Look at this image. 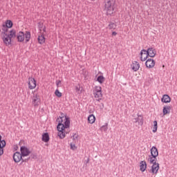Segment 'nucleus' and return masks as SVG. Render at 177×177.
Segmentation results:
<instances>
[{"label": "nucleus", "mask_w": 177, "mask_h": 177, "mask_svg": "<svg viewBox=\"0 0 177 177\" xmlns=\"http://www.w3.org/2000/svg\"><path fill=\"white\" fill-rule=\"evenodd\" d=\"M140 55L141 62H146L147 57H154L157 55V50L156 48L150 47L147 50H141Z\"/></svg>", "instance_id": "f257e3e1"}, {"label": "nucleus", "mask_w": 177, "mask_h": 177, "mask_svg": "<svg viewBox=\"0 0 177 177\" xmlns=\"http://www.w3.org/2000/svg\"><path fill=\"white\" fill-rule=\"evenodd\" d=\"M104 10L106 16L115 13V0H104Z\"/></svg>", "instance_id": "f03ea898"}, {"label": "nucleus", "mask_w": 177, "mask_h": 177, "mask_svg": "<svg viewBox=\"0 0 177 177\" xmlns=\"http://www.w3.org/2000/svg\"><path fill=\"white\" fill-rule=\"evenodd\" d=\"M24 38H25V43L27 44L30 42V40L31 39V32L30 31H19V33L17 34V39L18 42H24Z\"/></svg>", "instance_id": "7ed1b4c3"}, {"label": "nucleus", "mask_w": 177, "mask_h": 177, "mask_svg": "<svg viewBox=\"0 0 177 177\" xmlns=\"http://www.w3.org/2000/svg\"><path fill=\"white\" fill-rule=\"evenodd\" d=\"M70 128V118L68 116H65V121L61 127V132L58 133V136L59 139H64L66 138V129Z\"/></svg>", "instance_id": "20e7f679"}, {"label": "nucleus", "mask_w": 177, "mask_h": 177, "mask_svg": "<svg viewBox=\"0 0 177 177\" xmlns=\"http://www.w3.org/2000/svg\"><path fill=\"white\" fill-rule=\"evenodd\" d=\"M138 117L133 119V124H138V125H140L142 127L143 125V122H145V119H143V115L137 114Z\"/></svg>", "instance_id": "39448f33"}, {"label": "nucleus", "mask_w": 177, "mask_h": 177, "mask_svg": "<svg viewBox=\"0 0 177 177\" xmlns=\"http://www.w3.org/2000/svg\"><path fill=\"white\" fill-rule=\"evenodd\" d=\"M28 84L29 89H35L37 87V81L34 77H30L28 78Z\"/></svg>", "instance_id": "423d86ee"}, {"label": "nucleus", "mask_w": 177, "mask_h": 177, "mask_svg": "<svg viewBox=\"0 0 177 177\" xmlns=\"http://www.w3.org/2000/svg\"><path fill=\"white\" fill-rule=\"evenodd\" d=\"M158 169H160V164L156 163V164H153L151 169H149V174H153L155 175H157L158 174Z\"/></svg>", "instance_id": "0eeeda50"}, {"label": "nucleus", "mask_w": 177, "mask_h": 177, "mask_svg": "<svg viewBox=\"0 0 177 177\" xmlns=\"http://www.w3.org/2000/svg\"><path fill=\"white\" fill-rule=\"evenodd\" d=\"M20 151H21V156L24 157H27V156H30V154L31 153V151H30L28 148H27V147L26 146L21 147Z\"/></svg>", "instance_id": "6e6552de"}, {"label": "nucleus", "mask_w": 177, "mask_h": 177, "mask_svg": "<svg viewBox=\"0 0 177 177\" xmlns=\"http://www.w3.org/2000/svg\"><path fill=\"white\" fill-rule=\"evenodd\" d=\"M23 157L24 156H22L20 152L16 151L13 154V160L15 161V162H20Z\"/></svg>", "instance_id": "1a4fd4ad"}, {"label": "nucleus", "mask_w": 177, "mask_h": 177, "mask_svg": "<svg viewBox=\"0 0 177 177\" xmlns=\"http://www.w3.org/2000/svg\"><path fill=\"white\" fill-rule=\"evenodd\" d=\"M3 43L6 46H9V45H12V39L7 35H1Z\"/></svg>", "instance_id": "9d476101"}, {"label": "nucleus", "mask_w": 177, "mask_h": 177, "mask_svg": "<svg viewBox=\"0 0 177 177\" xmlns=\"http://www.w3.org/2000/svg\"><path fill=\"white\" fill-rule=\"evenodd\" d=\"M145 66L147 68H153L156 66V61L151 58H149L145 62Z\"/></svg>", "instance_id": "9b49d317"}, {"label": "nucleus", "mask_w": 177, "mask_h": 177, "mask_svg": "<svg viewBox=\"0 0 177 177\" xmlns=\"http://www.w3.org/2000/svg\"><path fill=\"white\" fill-rule=\"evenodd\" d=\"M6 147V141L2 140V136L0 134V157L3 154V147Z\"/></svg>", "instance_id": "f8f14e48"}, {"label": "nucleus", "mask_w": 177, "mask_h": 177, "mask_svg": "<svg viewBox=\"0 0 177 177\" xmlns=\"http://www.w3.org/2000/svg\"><path fill=\"white\" fill-rule=\"evenodd\" d=\"M147 169V163L145 160H141V162H140V171H141V172H145Z\"/></svg>", "instance_id": "ddd939ff"}, {"label": "nucleus", "mask_w": 177, "mask_h": 177, "mask_svg": "<svg viewBox=\"0 0 177 177\" xmlns=\"http://www.w3.org/2000/svg\"><path fill=\"white\" fill-rule=\"evenodd\" d=\"M57 122H58V124L57 126V130L58 131V133H60L62 127H63V119L58 118L57 119Z\"/></svg>", "instance_id": "4468645a"}, {"label": "nucleus", "mask_w": 177, "mask_h": 177, "mask_svg": "<svg viewBox=\"0 0 177 177\" xmlns=\"http://www.w3.org/2000/svg\"><path fill=\"white\" fill-rule=\"evenodd\" d=\"M41 140L44 142V143H48L49 140H50V138L49 137V133H44L41 136Z\"/></svg>", "instance_id": "2eb2a0df"}, {"label": "nucleus", "mask_w": 177, "mask_h": 177, "mask_svg": "<svg viewBox=\"0 0 177 177\" xmlns=\"http://www.w3.org/2000/svg\"><path fill=\"white\" fill-rule=\"evenodd\" d=\"M157 157H158V156H149V158H148V161H149V164H158L157 162Z\"/></svg>", "instance_id": "dca6fc26"}, {"label": "nucleus", "mask_w": 177, "mask_h": 177, "mask_svg": "<svg viewBox=\"0 0 177 177\" xmlns=\"http://www.w3.org/2000/svg\"><path fill=\"white\" fill-rule=\"evenodd\" d=\"M161 102L162 103H171V97H169V95H168L167 94H165L161 98Z\"/></svg>", "instance_id": "f3484780"}, {"label": "nucleus", "mask_w": 177, "mask_h": 177, "mask_svg": "<svg viewBox=\"0 0 177 177\" xmlns=\"http://www.w3.org/2000/svg\"><path fill=\"white\" fill-rule=\"evenodd\" d=\"M1 30V35H8V31H9V28H8V26H6L5 24H3L2 25Z\"/></svg>", "instance_id": "a211bd4d"}, {"label": "nucleus", "mask_w": 177, "mask_h": 177, "mask_svg": "<svg viewBox=\"0 0 177 177\" xmlns=\"http://www.w3.org/2000/svg\"><path fill=\"white\" fill-rule=\"evenodd\" d=\"M140 68V65L139 64V62L134 61L131 66L132 70L133 71H138V70H139Z\"/></svg>", "instance_id": "6ab92c4d"}, {"label": "nucleus", "mask_w": 177, "mask_h": 177, "mask_svg": "<svg viewBox=\"0 0 177 177\" xmlns=\"http://www.w3.org/2000/svg\"><path fill=\"white\" fill-rule=\"evenodd\" d=\"M163 115H167L171 112V106H165L162 109Z\"/></svg>", "instance_id": "aec40b11"}, {"label": "nucleus", "mask_w": 177, "mask_h": 177, "mask_svg": "<svg viewBox=\"0 0 177 177\" xmlns=\"http://www.w3.org/2000/svg\"><path fill=\"white\" fill-rule=\"evenodd\" d=\"M151 156H158V149L156 147H152L150 149Z\"/></svg>", "instance_id": "412c9836"}, {"label": "nucleus", "mask_w": 177, "mask_h": 177, "mask_svg": "<svg viewBox=\"0 0 177 177\" xmlns=\"http://www.w3.org/2000/svg\"><path fill=\"white\" fill-rule=\"evenodd\" d=\"M33 99H32V104H34V106H38V103L39 102V98H38V94H36L33 96Z\"/></svg>", "instance_id": "4be33fe9"}, {"label": "nucleus", "mask_w": 177, "mask_h": 177, "mask_svg": "<svg viewBox=\"0 0 177 177\" xmlns=\"http://www.w3.org/2000/svg\"><path fill=\"white\" fill-rule=\"evenodd\" d=\"M37 41L39 44H40V45H42V44H45V36L44 35V34L38 36Z\"/></svg>", "instance_id": "5701e85b"}, {"label": "nucleus", "mask_w": 177, "mask_h": 177, "mask_svg": "<svg viewBox=\"0 0 177 177\" xmlns=\"http://www.w3.org/2000/svg\"><path fill=\"white\" fill-rule=\"evenodd\" d=\"M9 37L12 39V38H16L17 37V35L16 34V30L12 29L10 30V34H8Z\"/></svg>", "instance_id": "b1692460"}, {"label": "nucleus", "mask_w": 177, "mask_h": 177, "mask_svg": "<svg viewBox=\"0 0 177 177\" xmlns=\"http://www.w3.org/2000/svg\"><path fill=\"white\" fill-rule=\"evenodd\" d=\"M94 96L96 99H98L99 100H102V97H103V95L102 94V91L100 92H94Z\"/></svg>", "instance_id": "393cba45"}, {"label": "nucleus", "mask_w": 177, "mask_h": 177, "mask_svg": "<svg viewBox=\"0 0 177 177\" xmlns=\"http://www.w3.org/2000/svg\"><path fill=\"white\" fill-rule=\"evenodd\" d=\"M96 120V118L93 115V114L90 115L88 117V122L89 124H93Z\"/></svg>", "instance_id": "a878e982"}, {"label": "nucleus", "mask_w": 177, "mask_h": 177, "mask_svg": "<svg viewBox=\"0 0 177 177\" xmlns=\"http://www.w3.org/2000/svg\"><path fill=\"white\" fill-rule=\"evenodd\" d=\"M117 28V24H115L114 22L110 21L109 24L108 25V28L109 30H115Z\"/></svg>", "instance_id": "bb28decb"}, {"label": "nucleus", "mask_w": 177, "mask_h": 177, "mask_svg": "<svg viewBox=\"0 0 177 177\" xmlns=\"http://www.w3.org/2000/svg\"><path fill=\"white\" fill-rule=\"evenodd\" d=\"M4 25H6L9 28H12V27H13V21H12V20L8 19L6 21V24Z\"/></svg>", "instance_id": "cd10ccee"}, {"label": "nucleus", "mask_w": 177, "mask_h": 177, "mask_svg": "<svg viewBox=\"0 0 177 177\" xmlns=\"http://www.w3.org/2000/svg\"><path fill=\"white\" fill-rule=\"evenodd\" d=\"M105 80L106 79L104 78V75H100L97 78V82H99V84H103V82H104Z\"/></svg>", "instance_id": "c85d7f7f"}, {"label": "nucleus", "mask_w": 177, "mask_h": 177, "mask_svg": "<svg viewBox=\"0 0 177 177\" xmlns=\"http://www.w3.org/2000/svg\"><path fill=\"white\" fill-rule=\"evenodd\" d=\"M158 128V124L157 123V120H154L152 132H153V133H156V132H157V129Z\"/></svg>", "instance_id": "c756f323"}, {"label": "nucleus", "mask_w": 177, "mask_h": 177, "mask_svg": "<svg viewBox=\"0 0 177 177\" xmlns=\"http://www.w3.org/2000/svg\"><path fill=\"white\" fill-rule=\"evenodd\" d=\"M109 126V123H105L104 125L102 126L100 129L102 131H104V132H106V131H107V129H109V128L107 127Z\"/></svg>", "instance_id": "7c9ffc66"}, {"label": "nucleus", "mask_w": 177, "mask_h": 177, "mask_svg": "<svg viewBox=\"0 0 177 177\" xmlns=\"http://www.w3.org/2000/svg\"><path fill=\"white\" fill-rule=\"evenodd\" d=\"M55 96H57V97H62V93L59 91V89H56V90H55Z\"/></svg>", "instance_id": "2f4dec72"}, {"label": "nucleus", "mask_w": 177, "mask_h": 177, "mask_svg": "<svg viewBox=\"0 0 177 177\" xmlns=\"http://www.w3.org/2000/svg\"><path fill=\"white\" fill-rule=\"evenodd\" d=\"M37 154H34V153H32L29 157V160H37Z\"/></svg>", "instance_id": "473e14b6"}, {"label": "nucleus", "mask_w": 177, "mask_h": 177, "mask_svg": "<svg viewBox=\"0 0 177 177\" xmlns=\"http://www.w3.org/2000/svg\"><path fill=\"white\" fill-rule=\"evenodd\" d=\"M37 24H38L39 31H42V28H44V23L39 22Z\"/></svg>", "instance_id": "72a5a7b5"}, {"label": "nucleus", "mask_w": 177, "mask_h": 177, "mask_svg": "<svg viewBox=\"0 0 177 177\" xmlns=\"http://www.w3.org/2000/svg\"><path fill=\"white\" fill-rule=\"evenodd\" d=\"M95 92H102V87L99 86H95Z\"/></svg>", "instance_id": "f704fd0d"}, {"label": "nucleus", "mask_w": 177, "mask_h": 177, "mask_svg": "<svg viewBox=\"0 0 177 177\" xmlns=\"http://www.w3.org/2000/svg\"><path fill=\"white\" fill-rule=\"evenodd\" d=\"M71 150H75L77 149V147H75V145L71 143L70 145Z\"/></svg>", "instance_id": "c9c22d12"}, {"label": "nucleus", "mask_w": 177, "mask_h": 177, "mask_svg": "<svg viewBox=\"0 0 177 177\" xmlns=\"http://www.w3.org/2000/svg\"><path fill=\"white\" fill-rule=\"evenodd\" d=\"M28 160H30L29 158H26V159H24V158H22V159H21V162L20 165H21V164H23V162H28Z\"/></svg>", "instance_id": "e433bc0d"}, {"label": "nucleus", "mask_w": 177, "mask_h": 177, "mask_svg": "<svg viewBox=\"0 0 177 177\" xmlns=\"http://www.w3.org/2000/svg\"><path fill=\"white\" fill-rule=\"evenodd\" d=\"M71 138H73V140H75L78 139V136H77V134L75 133L73 135V136H71Z\"/></svg>", "instance_id": "4c0bfd02"}, {"label": "nucleus", "mask_w": 177, "mask_h": 177, "mask_svg": "<svg viewBox=\"0 0 177 177\" xmlns=\"http://www.w3.org/2000/svg\"><path fill=\"white\" fill-rule=\"evenodd\" d=\"M56 85L57 87H59V85H62V80H57Z\"/></svg>", "instance_id": "58836bf2"}, {"label": "nucleus", "mask_w": 177, "mask_h": 177, "mask_svg": "<svg viewBox=\"0 0 177 177\" xmlns=\"http://www.w3.org/2000/svg\"><path fill=\"white\" fill-rule=\"evenodd\" d=\"M59 118H61V119L66 118V115H64L63 112H61V115L59 116Z\"/></svg>", "instance_id": "ea45409f"}, {"label": "nucleus", "mask_w": 177, "mask_h": 177, "mask_svg": "<svg viewBox=\"0 0 177 177\" xmlns=\"http://www.w3.org/2000/svg\"><path fill=\"white\" fill-rule=\"evenodd\" d=\"M100 110H103L104 109V104L101 103L100 105Z\"/></svg>", "instance_id": "a19ab883"}, {"label": "nucleus", "mask_w": 177, "mask_h": 177, "mask_svg": "<svg viewBox=\"0 0 177 177\" xmlns=\"http://www.w3.org/2000/svg\"><path fill=\"white\" fill-rule=\"evenodd\" d=\"M75 91H76V92H80V86H75Z\"/></svg>", "instance_id": "79ce46f5"}, {"label": "nucleus", "mask_w": 177, "mask_h": 177, "mask_svg": "<svg viewBox=\"0 0 177 177\" xmlns=\"http://www.w3.org/2000/svg\"><path fill=\"white\" fill-rule=\"evenodd\" d=\"M14 150H15V151L19 150V146H17V145H14Z\"/></svg>", "instance_id": "37998d69"}, {"label": "nucleus", "mask_w": 177, "mask_h": 177, "mask_svg": "<svg viewBox=\"0 0 177 177\" xmlns=\"http://www.w3.org/2000/svg\"><path fill=\"white\" fill-rule=\"evenodd\" d=\"M112 35L115 37V35H117V32H112Z\"/></svg>", "instance_id": "c03bdc74"}, {"label": "nucleus", "mask_w": 177, "mask_h": 177, "mask_svg": "<svg viewBox=\"0 0 177 177\" xmlns=\"http://www.w3.org/2000/svg\"><path fill=\"white\" fill-rule=\"evenodd\" d=\"M43 31L44 32H46V26H44Z\"/></svg>", "instance_id": "a18cd8bd"}, {"label": "nucleus", "mask_w": 177, "mask_h": 177, "mask_svg": "<svg viewBox=\"0 0 177 177\" xmlns=\"http://www.w3.org/2000/svg\"><path fill=\"white\" fill-rule=\"evenodd\" d=\"M84 162H85V164L86 165V164H88L89 162V158H88L87 160H85Z\"/></svg>", "instance_id": "49530a36"}, {"label": "nucleus", "mask_w": 177, "mask_h": 177, "mask_svg": "<svg viewBox=\"0 0 177 177\" xmlns=\"http://www.w3.org/2000/svg\"><path fill=\"white\" fill-rule=\"evenodd\" d=\"M146 56V55H145V53H143V54H142V57H143V59H145V57Z\"/></svg>", "instance_id": "de8ad7c7"}, {"label": "nucleus", "mask_w": 177, "mask_h": 177, "mask_svg": "<svg viewBox=\"0 0 177 177\" xmlns=\"http://www.w3.org/2000/svg\"><path fill=\"white\" fill-rule=\"evenodd\" d=\"M82 74H83L84 75H85V71H84V70H83Z\"/></svg>", "instance_id": "09e8293b"}, {"label": "nucleus", "mask_w": 177, "mask_h": 177, "mask_svg": "<svg viewBox=\"0 0 177 177\" xmlns=\"http://www.w3.org/2000/svg\"><path fill=\"white\" fill-rule=\"evenodd\" d=\"M28 94H30V91H28Z\"/></svg>", "instance_id": "8fccbe9b"}, {"label": "nucleus", "mask_w": 177, "mask_h": 177, "mask_svg": "<svg viewBox=\"0 0 177 177\" xmlns=\"http://www.w3.org/2000/svg\"><path fill=\"white\" fill-rule=\"evenodd\" d=\"M0 31H1V29H0Z\"/></svg>", "instance_id": "3c124183"}]
</instances>
